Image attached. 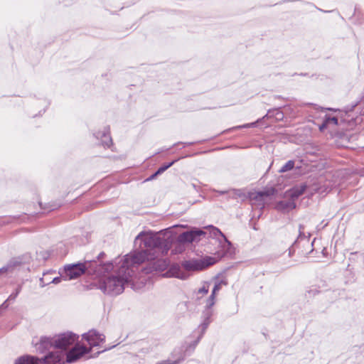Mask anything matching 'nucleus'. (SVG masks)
Returning a JSON list of instances; mask_svg holds the SVG:
<instances>
[{"label": "nucleus", "mask_w": 364, "mask_h": 364, "mask_svg": "<svg viewBox=\"0 0 364 364\" xmlns=\"http://www.w3.org/2000/svg\"><path fill=\"white\" fill-rule=\"evenodd\" d=\"M130 277V272H122L119 267L117 275L104 279L100 282V288L107 294H119L124 291V284L129 282Z\"/></svg>", "instance_id": "nucleus-1"}, {"label": "nucleus", "mask_w": 364, "mask_h": 364, "mask_svg": "<svg viewBox=\"0 0 364 364\" xmlns=\"http://www.w3.org/2000/svg\"><path fill=\"white\" fill-rule=\"evenodd\" d=\"M149 259L147 250L127 255L122 259L121 271L127 270V272H130V276L132 277L133 273L132 268L141 264Z\"/></svg>", "instance_id": "nucleus-2"}, {"label": "nucleus", "mask_w": 364, "mask_h": 364, "mask_svg": "<svg viewBox=\"0 0 364 364\" xmlns=\"http://www.w3.org/2000/svg\"><path fill=\"white\" fill-rule=\"evenodd\" d=\"M216 259L212 257H205L201 259H194L186 261L183 263V267L188 271H200L214 264Z\"/></svg>", "instance_id": "nucleus-3"}, {"label": "nucleus", "mask_w": 364, "mask_h": 364, "mask_svg": "<svg viewBox=\"0 0 364 364\" xmlns=\"http://www.w3.org/2000/svg\"><path fill=\"white\" fill-rule=\"evenodd\" d=\"M78 336L72 333H65L54 336L55 348L66 350L70 346L74 344L77 340Z\"/></svg>", "instance_id": "nucleus-4"}, {"label": "nucleus", "mask_w": 364, "mask_h": 364, "mask_svg": "<svg viewBox=\"0 0 364 364\" xmlns=\"http://www.w3.org/2000/svg\"><path fill=\"white\" fill-rule=\"evenodd\" d=\"M86 269L82 263L66 265L64 267L63 277L67 279H77L85 272Z\"/></svg>", "instance_id": "nucleus-5"}, {"label": "nucleus", "mask_w": 364, "mask_h": 364, "mask_svg": "<svg viewBox=\"0 0 364 364\" xmlns=\"http://www.w3.org/2000/svg\"><path fill=\"white\" fill-rule=\"evenodd\" d=\"M90 349L87 347L80 344L76 343L75 346L67 353L66 360L68 363L75 362L79 360L84 355L88 353Z\"/></svg>", "instance_id": "nucleus-6"}, {"label": "nucleus", "mask_w": 364, "mask_h": 364, "mask_svg": "<svg viewBox=\"0 0 364 364\" xmlns=\"http://www.w3.org/2000/svg\"><path fill=\"white\" fill-rule=\"evenodd\" d=\"M82 338L85 339L89 344V349L92 347L100 345V343L105 341V336L102 334L97 333L95 331H90L89 332L82 335Z\"/></svg>", "instance_id": "nucleus-7"}, {"label": "nucleus", "mask_w": 364, "mask_h": 364, "mask_svg": "<svg viewBox=\"0 0 364 364\" xmlns=\"http://www.w3.org/2000/svg\"><path fill=\"white\" fill-rule=\"evenodd\" d=\"M64 354L62 352H51L43 359L40 360L41 364H64Z\"/></svg>", "instance_id": "nucleus-8"}, {"label": "nucleus", "mask_w": 364, "mask_h": 364, "mask_svg": "<svg viewBox=\"0 0 364 364\" xmlns=\"http://www.w3.org/2000/svg\"><path fill=\"white\" fill-rule=\"evenodd\" d=\"M205 232L200 230H191L181 234L179 237L181 242H192L199 240L201 235H205Z\"/></svg>", "instance_id": "nucleus-9"}, {"label": "nucleus", "mask_w": 364, "mask_h": 364, "mask_svg": "<svg viewBox=\"0 0 364 364\" xmlns=\"http://www.w3.org/2000/svg\"><path fill=\"white\" fill-rule=\"evenodd\" d=\"M36 348L41 351L44 352L46 350H49L52 348H55V343L54 342V336L52 338L43 337L40 341L35 343Z\"/></svg>", "instance_id": "nucleus-10"}, {"label": "nucleus", "mask_w": 364, "mask_h": 364, "mask_svg": "<svg viewBox=\"0 0 364 364\" xmlns=\"http://www.w3.org/2000/svg\"><path fill=\"white\" fill-rule=\"evenodd\" d=\"M338 124V119L336 117H329L326 118L323 124L320 125L319 129L323 132L331 126L336 127Z\"/></svg>", "instance_id": "nucleus-11"}, {"label": "nucleus", "mask_w": 364, "mask_h": 364, "mask_svg": "<svg viewBox=\"0 0 364 364\" xmlns=\"http://www.w3.org/2000/svg\"><path fill=\"white\" fill-rule=\"evenodd\" d=\"M16 364H41V363H40V360H38L34 357L26 356V357H23V358H19L16 361Z\"/></svg>", "instance_id": "nucleus-12"}, {"label": "nucleus", "mask_w": 364, "mask_h": 364, "mask_svg": "<svg viewBox=\"0 0 364 364\" xmlns=\"http://www.w3.org/2000/svg\"><path fill=\"white\" fill-rule=\"evenodd\" d=\"M305 188L306 187L304 186L292 188L291 190L289 191V195L292 198H296L304 193Z\"/></svg>", "instance_id": "nucleus-13"}, {"label": "nucleus", "mask_w": 364, "mask_h": 364, "mask_svg": "<svg viewBox=\"0 0 364 364\" xmlns=\"http://www.w3.org/2000/svg\"><path fill=\"white\" fill-rule=\"evenodd\" d=\"M176 161V160L175 161H171V163L166 164V165H164L161 167H160L158 171L154 173L153 175H151L149 178L148 180H152L154 178H155V177L159 175V174H161L163 172H164L166 169H168L169 167H171L175 162Z\"/></svg>", "instance_id": "nucleus-14"}, {"label": "nucleus", "mask_w": 364, "mask_h": 364, "mask_svg": "<svg viewBox=\"0 0 364 364\" xmlns=\"http://www.w3.org/2000/svg\"><path fill=\"white\" fill-rule=\"evenodd\" d=\"M294 207H295V205H294V202L285 203V202L282 201V202L278 203V204L277 205V208L279 210H285V209H288V208H294Z\"/></svg>", "instance_id": "nucleus-15"}, {"label": "nucleus", "mask_w": 364, "mask_h": 364, "mask_svg": "<svg viewBox=\"0 0 364 364\" xmlns=\"http://www.w3.org/2000/svg\"><path fill=\"white\" fill-rule=\"evenodd\" d=\"M294 167V161L292 160L288 161L279 170L280 173H284L291 171Z\"/></svg>", "instance_id": "nucleus-16"}, {"label": "nucleus", "mask_w": 364, "mask_h": 364, "mask_svg": "<svg viewBox=\"0 0 364 364\" xmlns=\"http://www.w3.org/2000/svg\"><path fill=\"white\" fill-rule=\"evenodd\" d=\"M183 360V357L180 355L177 359L174 360H166L159 362L156 364H179Z\"/></svg>", "instance_id": "nucleus-17"}, {"label": "nucleus", "mask_w": 364, "mask_h": 364, "mask_svg": "<svg viewBox=\"0 0 364 364\" xmlns=\"http://www.w3.org/2000/svg\"><path fill=\"white\" fill-rule=\"evenodd\" d=\"M220 289V284H215L214 288H213V289L212 294L210 296L211 302L210 303V306L213 305V304H214V298H215V293L218 291H219Z\"/></svg>", "instance_id": "nucleus-18"}, {"label": "nucleus", "mask_w": 364, "mask_h": 364, "mask_svg": "<svg viewBox=\"0 0 364 364\" xmlns=\"http://www.w3.org/2000/svg\"><path fill=\"white\" fill-rule=\"evenodd\" d=\"M102 269L105 272H109L113 269L112 263H105L102 265Z\"/></svg>", "instance_id": "nucleus-19"}, {"label": "nucleus", "mask_w": 364, "mask_h": 364, "mask_svg": "<svg viewBox=\"0 0 364 364\" xmlns=\"http://www.w3.org/2000/svg\"><path fill=\"white\" fill-rule=\"evenodd\" d=\"M199 292L201 294H206L208 292V288L203 287V288L199 289Z\"/></svg>", "instance_id": "nucleus-20"}, {"label": "nucleus", "mask_w": 364, "mask_h": 364, "mask_svg": "<svg viewBox=\"0 0 364 364\" xmlns=\"http://www.w3.org/2000/svg\"><path fill=\"white\" fill-rule=\"evenodd\" d=\"M255 124V123L246 124H244V125H242V126H240V127H238L237 128H247V127H253Z\"/></svg>", "instance_id": "nucleus-21"}, {"label": "nucleus", "mask_w": 364, "mask_h": 364, "mask_svg": "<svg viewBox=\"0 0 364 364\" xmlns=\"http://www.w3.org/2000/svg\"><path fill=\"white\" fill-rule=\"evenodd\" d=\"M157 262L160 263H163V267H166V262L165 261H162V260H158Z\"/></svg>", "instance_id": "nucleus-22"}, {"label": "nucleus", "mask_w": 364, "mask_h": 364, "mask_svg": "<svg viewBox=\"0 0 364 364\" xmlns=\"http://www.w3.org/2000/svg\"><path fill=\"white\" fill-rule=\"evenodd\" d=\"M60 281V278L57 277L53 280V283H58Z\"/></svg>", "instance_id": "nucleus-23"}, {"label": "nucleus", "mask_w": 364, "mask_h": 364, "mask_svg": "<svg viewBox=\"0 0 364 364\" xmlns=\"http://www.w3.org/2000/svg\"><path fill=\"white\" fill-rule=\"evenodd\" d=\"M148 243H149V242H145V245H146Z\"/></svg>", "instance_id": "nucleus-24"}]
</instances>
